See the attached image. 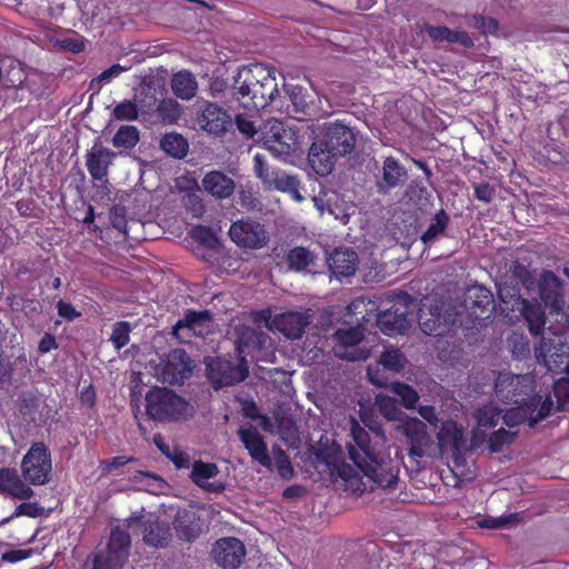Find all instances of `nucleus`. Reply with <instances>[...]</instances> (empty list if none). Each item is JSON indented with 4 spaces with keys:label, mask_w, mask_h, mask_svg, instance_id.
<instances>
[{
    "label": "nucleus",
    "mask_w": 569,
    "mask_h": 569,
    "mask_svg": "<svg viewBox=\"0 0 569 569\" xmlns=\"http://www.w3.org/2000/svg\"><path fill=\"white\" fill-rule=\"evenodd\" d=\"M381 171L382 177L378 180L377 188L379 192L383 193L400 186L407 177L406 169L393 157L385 159Z\"/></svg>",
    "instance_id": "32"
},
{
    "label": "nucleus",
    "mask_w": 569,
    "mask_h": 569,
    "mask_svg": "<svg viewBox=\"0 0 569 569\" xmlns=\"http://www.w3.org/2000/svg\"><path fill=\"white\" fill-rule=\"evenodd\" d=\"M218 473L219 469L217 465L197 460L192 465L190 479L194 485L204 489L206 491L221 492L224 490L223 482L219 480L210 481V479L214 478Z\"/></svg>",
    "instance_id": "27"
},
{
    "label": "nucleus",
    "mask_w": 569,
    "mask_h": 569,
    "mask_svg": "<svg viewBox=\"0 0 569 569\" xmlns=\"http://www.w3.org/2000/svg\"><path fill=\"white\" fill-rule=\"evenodd\" d=\"M130 547V535L120 528H116L111 531L109 538L107 556L98 557L102 560V566L106 569H120L128 560Z\"/></svg>",
    "instance_id": "19"
},
{
    "label": "nucleus",
    "mask_w": 569,
    "mask_h": 569,
    "mask_svg": "<svg viewBox=\"0 0 569 569\" xmlns=\"http://www.w3.org/2000/svg\"><path fill=\"white\" fill-rule=\"evenodd\" d=\"M466 445L465 431L456 421L446 420L441 423L437 432V446L442 455L450 453L457 457L466 448Z\"/></svg>",
    "instance_id": "20"
},
{
    "label": "nucleus",
    "mask_w": 569,
    "mask_h": 569,
    "mask_svg": "<svg viewBox=\"0 0 569 569\" xmlns=\"http://www.w3.org/2000/svg\"><path fill=\"white\" fill-rule=\"evenodd\" d=\"M271 182L274 183L276 189L288 193L299 184L295 177L287 174H278Z\"/></svg>",
    "instance_id": "63"
},
{
    "label": "nucleus",
    "mask_w": 569,
    "mask_h": 569,
    "mask_svg": "<svg viewBox=\"0 0 569 569\" xmlns=\"http://www.w3.org/2000/svg\"><path fill=\"white\" fill-rule=\"evenodd\" d=\"M57 312L58 316L67 321H73L81 317V312L76 310V308L72 306V303L67 302L62 299H60L57 305Z\"/></svg>",
    "instance_id": "59"
},
{
    "label": "nucleus",
    "mask_w": 569,
    "mask_h": 569,
    "mask_svg": "<svg viewBox=\"0 0 569 569\" xmlns=\"http://www.w3.org/2000/svg\"><path fill=\"white\" fill-rule=\"evenodd\" d=\"M192 360L183 349H172L160 368L163 382L181 385L192 375Z\"/></svg>",
    "instance_id": "16"
},
{
    "label": "nucleus",
    "mask_w": 569,
    "mask_h": 569,
    "mask_svg": "<svg viewBox=\"0 0 569 569\" xmlns=\"http://www.w3.org/2000/svg\"><path fill=\"white\" fill-rule=\"evenodd\" d=\"M553 396L557 399V410H561L563 403L569 399V378L562 377L553 383Z\"/></svg>",
    "instance_id": "56"
},
{
    "label": "nucleus",
    "mask_w": 569,
    "mask_h": 569,
    "mask_svg": "<svg viewBox=\"0 0 569 569\" xmlns=\"http://www.w3.org/2000/svg\"><path fill=\"white\" fill-rule=\"evenodd\" d=\"M191 234L196 241L208 248H213L218 241L210 227L197 226L192 229Z\"/></svg>",
    "instance_id": "53"
},
{
    "label": "nucleus",
    "mask_w": 569,
    "mask_h": 569,
    "mask_svg": "<svg viewBox=\"0 0 569 569\" xmlns=\"http://www.w3.org/2000/svg\"><path fill=\"white\" fill-rule=\"evenodd\" d=\"M406 362V357L398 349H386L380 356V363L383 368L393 372H400Z\"/></svg>",
    "instance_id": "42"
},
{
    "label": "nucleus",
    "mask_w": 569,
    "mask_h": 569,
    "mask_svg": "<svg viewBox=\"0 0 569 569\" xmlns=\"http://www.w3.org/2000/svg\"><path fill=\"white\" fill-rule=\"evenodd\" d=\"M171 89L178 98L182 100H190L197 93L198 83L190 71L183 70L172 77Z\"/></svg>",
    "instance_id": "36"
},
{
    "label": "nucleus",
    "mask_w": 569,
    "mask_h": 569,
    "mask_svg": "<svg viewBox=\"0 0 569 569\" xmlns=\"http://www.w3.org/2000/svg\"><path fill=\"white\" fill-rule=\"evenodd\" d=\"M116 153L103 146L94 144L86 153V167L92 180L101 181L108 176Z\"/></svg>",
    "instance_id": "26"
},
{
    "label": "nucleus",
    "mask_w": 569,
    "mask_h": 569,
    "mask_svg": "<svg viewBox=\"0 0 569 569\" xmlns=\"http://www.w3.org/2000/svg\"><path fill=\"white\" fill-rule=\"evenodd\" d=\"M411 297L407 293L398 295L391 307L381 311L377 318L379 329L387 336L402 335L410 326L408 320Z\"/></svg>",
    "instance_id": "11"
},
{
    "label": "nucleus",
    "mask_w": 569,
    "mask_h": 569,
    "mask_svg": "<svg viewBox=\"0 0 569 569\" xmlns=\"http://www.w3.org/2000/svg\"><path fill=\"white\" fill-rule=\"evenodd\" d=\"M446 305L437 297H425L420 302L418 322L423 333L441 336L456 321V316L449 312Z\"/></svg>",
    "instance_id": "10"
},
{
    "label": "nucleus",
    "mask_w": 569,
    "mask_h": 569,
    "mask_svg": "<svg viewBox=\"0 0 569 569\" xmlns=\"http://www.w3.org/2000/svg\"><path fill=\"white\" fill-rule=\"evenodd\" d=\"M517 515H508L502 517H487L482 520L478 521V525L481 528L488 529H499L508 526L509 523L516 521Z\"/></svg>",
    "instance_id": "58"
},
{
    "label": "nucleus",
    "mask_w": 569,
    "mask_h": 569,
    "mask_svg": "<svg viewBox=\"0 0 569 569\" xmlns=\"http://www.w3.org/2000/svg\"><path fill=\"white\" fill-rule=\"evenodd\" d=\"M21 472L29 485L43 486L50 482L52 459L46 443L34 442L31 445L22 458Z\"/></svg>",
    "instance_id": "9"
},
{
    "label": "nucleus",
    "mask_w": 569,
    "mask_h": 569,
    "mask_svg": "<svg viewBox=\"0 0 569 569\" xmlns=\"http://www.w3.org/2000/svg\"><path fill=\"white\" fill-rule=\"evenodd\" d=\"M211 556L220 567L234 569L241 565L246 556V548L238 538H221L213 545Z\"/></svg>",
    "instance_id": "18"
},
{
    "label": "nucleus",
    "mask_w": 569,
    "mask_h": 569,
    "mask_svg": "<svg viewBox=\"0 0 569 569\" xmlns=\"http://www.w3.org/2000/svg\"><path fill=\"white\" fill-rule=\"evenodd\" d=\"M338 157L330 151L326 144L320 141L313 142L309 149L308 161L310 167L317 174H329L337 161Z\"/></svg>",
    "instance_id": "31"
},
{
    "label": "nucleus",
    "mask_w": 569,
    "mask_h": 569,
    "mask_svg": "<svg viewBox=\"0 0 569 569\" xmlns=\"http://www.w3.org/2000/svg\"><path fill=\"white\" fill-rule=\"evenodd\" d=\"M492 302V293L482 286H471L465 293V308L470 312V316L476 318L480 317L478 312L487 310Z\"/></svg>",
    "instance_id": "33"
},
{
    "label": "nucleus",
    "mask_w": 569,
    "mask_h": 569,
    "mask_svg": "<svg viewBox=\"0 0 569 569\" xmlns=\"http://www.w3.org/2000/svg\"><path fill=\"white\" fill-rule=\"evenodd\" d=\"M229 237L239 247H249V222L243 219L233 222L229 229Z\"/></svg>",
    "instance_id": "48"
},
{
    "label": "nucleus",
    "mask_w": 569,
    "mask_h": 569,
    "mask_svg": "<svg viewBox=\"0 0 569 569\" xmlns=\"http://www.w3.org/2000/svg\"><path fill=\"white\" fill-rule=\"evenodd\" d=\"M139 141V131L134 126H121L112 138L116 148L132 149Z\"/></svg>",
    "instance_id": "40"
},
{
    "label": "nucleus",
    "mask_w": 569,
    "mask_h": 569,
    "mask_svg": "<svg viewBox=\"0 0 569 569\" xmlns=\"http://www.w3.org/2000/svg\"><path fill=\"white\" fill-rule=\"evenodd\" d=\"M157 112L159 118L167 123H174L181 117L179 103L172 100H162L157 107Z\"/></svg>",
    "instance_id": "45"
},
{
    "label": "nucleus",
    "mask_w": 569,
    "mask_h": 569,
    "mask_svg": "<svg viewBox=\"0 0 569 569\" xmlns=\"http://www.w3.org/2000/svg\"><path fill=\"white\" fill-rule=\"evenodd\" d=\"M475 197L486 203H489L495 197V188L488 183L475 186Z\"/></svg>",
    "instance_id": "64"
},
{
    "label": "nucleus",
    "mask_w": 569,
    "mask_h": 569,
    "mask_svg": "<svg viewBox=\"0 0 569 569\" xmlns=\"http://www.w3.org/2000/svg\"><path fill=\"white\" fill-rule=\"evenodd\" d=\"M0 495L11 499L29 500L34 496L33 489L23 480L14 468L0 469Z\"/></svg>",
    "instance_id": "22"
},
{
    "label": "nucleus",
    "mask_w": 569,
    "mask_h": 569,
    "mask_svg": "<svg viewBox=\"0 0 569 569\" xmlns=\"http://www.w3.org/2000/svg\"><path fill=\"white\" fill-rule=\"evenodd\" d=\"M251 458L258 460L270 471H277L283 480H290L293 477V467L279 448H273L271 453H267V446L261 438L251 431Z\"/></svg>",
    "instance_id": "13"
},
{
    "label": "nucleus",
    "mask_w": 569,
    "mask_h": 569,
    "mask_svg": "<svg viewBox=\"0 0 569 569\" xmlns=\"http://www.w3.org/2000/svg\"><path fill=\"white\" fill-rule=\"evenodd\" d=\"M498 296L501 301L500 311L509 317L510 311H519L526 319L532 335H538L545 325V311L537 301L530 302L521 298L513 287L499 284Z\"/></svg>",
    "instance_id": "6"
},
{
    "label": "nucleus",
    "mask_w": 569,
    "mask_h": 569,
    "mask_svg": "<svg viewBox=\"0 0 569 569\" xmlns=\"http://www.w3.org/2000/svg\"><path fill=\"white\" fill-rule=\"evenodd\" d=\"M348 423L346 449L350 460L378 487L392 488L398 480V469L383 430L380 427L367 430L355 418H350Z\"/></svg>",
    "instance_id": "1"
},
{
    "label": "nucleus",
    "mask_w": 569,
    "mask_h": 569,
    "mask_svg": "<svg viewBox=\"0 0 569 569\" xmlns=\"http://www.w3.org/2000/svg\"><path fill=\"white\" fill-rule=\"evenodd\" d=\"M316 463L318 468L323 466L331 477L349 480L353 473V468L345 461L341 447L336 442L325 445L318 450Z\"/></svg>",
    "instance_id": "17"
},
{
    "label": "nucleus",
    "mask_w": 569,
    "mask_h": 569,
    "mask_svg": "<svg viewBox=\"0 0 569 569\" xmlns=\"http://www.w3.org/2000/svg\"><path fill=\"white\" fill-rule=\"evenodd\" d=\"M191 411L192 406L167 387H152L146 395V413L154 421L186 420Z\"/></svg>",
    "instance_id": "5"
},
{
    "label": "nucleus",
    "mask_w": 569,
    "mask_h": 569,
    "mask_svg": "<svg viewBox=\"0 0 569 569\" xmlns=\"http://www.w3.org/2000/svg\"><path fill=\"white\" fill-rule=\"evenodd\" d=\"M539 296L547 307L559 313L565 300L562 297V281L552 272L543 271L538 281Z\"/></svg>",
    "instance_id": "23"
},
{
    "label": "nucleus",
    "mask_w": 569,
    "mask_h": 569,
    "mask_svg": "<svg viewBox=\"0 0 569 569\" xmlns=\"http://www.w3.org/2000/svg\"><path fill=\"white\" fill-rule=\"evenodd\" d=\"M508 346L512 355L518 359H522L523 357H526L530 350L527 339L519 333H512L508 338Z\"/></svg>",
    "instance_id": "52"
},
{
    "label": "nucleus",
    "mask_w": 569,
    "mask_h": 569,
    "mask_svg": "<svg viewBox=\"0 0 569 569\" xmlns=\"http://www.w3.org/2000/svg\"><path fill=\"white\" fill-rule=\"evenodd\" d=\"M251 103L257 109L266 108L278 92L274 72L271 68L251 62Z\"/></svg>",
    "instance_id": "12"
},
{
    "label": "nucleus",
    "mask_w": 569,
    "mask_h": 569,
    "mask_svg": "<svg viewBox=\"0 0 569 569\" xmlns=\"http://www.w3.org/2000/svg\"><path fill=\"white\" fill-rule=\"evenodd\" d=\"M127 68L119 63L112 64L110 68L103 70L98 77L93 78L90 82L89 88L91 90H100L102 82H109L112 78L118 77L121 72L126 71Z\"/></svg>",
    "instance_id": "51"
},
{
    "label": "nucleus",
    "mask_w": 569,
    "mask_h": 569,
    "mask_svg": "<svg viewBox=\"0 0 569 569\" xmlns=\"http://www.w3.org/2000/svg\"><path fill=\"white\" fill-rule=\"evenodd\" d=\"M110 222L114 229L127 234V219L124 208L114 207L110 212Z\"/></svg>",
    "instance_id": "60"
},
{
    "label": "nucleus",
    "mask_w": 569,
    "mask_h": 569,
    "mask_svg": "<svg viewBox=\"0 0 569 569\" xmlns=\"http://www.w3.org/2000/svg\"><path fill=\"white\" fill-rule=\"evenodd\" d=\"M493 390L499 401L515 405L502 417L508 427L522 422H528L530 427H533L548 417L553 409L551 396H542L541 391L537 390L536 378L532 373L518 375L511 371H501L496 377Z\"/></svg>",
    "instance_id": "2"
},
{
    "label": "nucleus",
    "mask_w": 569,
    "mask_h": 569,
    "mask_svg": "<svg viewBox=\"0 0 569 569\" xmlns=\"http://www.w3.org/2000/svg\"><path fill=\"white\" fill-rule=\"evenodd\" d=\"M328 264L336 278L350 277L357 270L358 257L351 249L339 248L329 256Z\"/></svg>",
    "instance_id": "29"
},
{
    "label": "nucleus",
    "mask_w": 569,
    "mask_h": 569,
    "mask_svg": "<svg viewBox=\"0 0 569 569\" xmlns=\"http://www.w3.org/2000/svg\"><path fill=\"white\" fill-rule=\"evenodd\" d=\"M139 116L137 103L131 100H123L112 110V117L119 121H133Z\"/></svg>",
    "instance_id": "46"
},
{
    "label": "nucleus",
    "mask_w": 569,
    "mask_h": 569,
    "mask_svg": "<svg viewBox=\"0 0 569 569\" xmlns=\"http://www.w3.org/2000/svg\"><path fill=\"white\" fill-rule=\"evenodd\" d=\"M376 406L380 413L389 421H397L401 419L402 412L397 407L395 400L386 395H378L376 397Z\"/></svg>",
    "instance_id": "43"
},
{
    "label": "nucleus",
    "mask_w": 569,
    "mask_h": 569,
    "mask_svg": "<svg viewBox=\"0 0 569 569\" xmlns=\"http://www.w3.org/2000/svg\"><path fill=\"white\" fill-rule=\"evenodd\" d=\"M536 358L550 372H559L565 368L569 378V343L565 333L551 328L543 330L541 342L536 348Z\"/></svg>",
    "instance_id": "7"
},
{
    "label": "nucleus",
    "mask_w": 569,
    "mask_h": 569,
    "mask_svg": "<svg viewBox=\"0 0 569 569\" xmlns=\"http://www.w3.org/2000/svg\"><path fill=\"white\" fill-rule=\"evenodd\" d=\"M269 234L260 224H251V249L261 248L267 244Z\"/></svg>",
    "instance_id": "61"
},
{
    "label": "nucleus",
    "mask_w": 569,
    "mask_h": 569,
    "mask_svg": "<svg viewBox=\"0 0 569 569\" xmlns=\"http://www.w3.org/2000/svg\"><path fill=\"white\" fill-rule=\"evenodd\" d=\"M197 120L201 129L217 137L224 134L232 127L229 113L212 102L204 104Z\"/></svg>",
    "instance_id": "21"
},
{
    "label": "nucleus",
    "mask_w": 569,
    "mask_h": 569,
    "mask_svg": "<svg viewBox=\"0 0 569 569\" xmlns=\"http://www.w3.org/2000/svg\"><path fill=\"white\" fill-rule=\"evenodd\" d=\"M467 24L483 34H493L498 30V22L489 17L471 16L468 18Z\"/></svg>",
    "instance_id": "49"
},
{
    "label": "nucleus",
    "mask_w": 569,
    "mask_h": 569,
    "mask_svg": "<svg viewBox=\"0 0 569 569\" xmlns=\"http://www.w3.org/2000/svg\"><path fill=\"white\" fill-rule=\"evenodd\" d=\"M161 149L176 159H183L189 151L188 140L180 133H166L160 140Z\"/></svg>",
    "instance_id": "37"
},
{
    "label": "nucleus",
    "mask_w": 569,
    "mask_h": 569,
    "mask_svg": "<svg viewBox=\"0 0 569 569\" xmlns=\"http://www.w3.org/2000/svg\"><path fill=\"white\" fill-rule=\"evenodd\" d=\"M34 549H12L2 553L1 559L4 562L14 563L31 557Z\"/></svg>",
    "instance_id": "62"
},
{
    "label": "nucleus",
    "mask_w": 569,
    "mask_h": 569,
    "mask_svg": "<svg viewBox=\"0 0 569 569\" xmlns=\"http://www.w3.org/2000/svg\"><path fill=\"white\" fill-rule=\"evenodd\" d=\"M312 315L310 311L303 312H284L271 318L269 310L261 312H251V322L260 327L263 325L269 330H278L288 339H299L305 332V329L310 325Z\"/></svg>",
    "instance_id": "8"
},
{
    "label": "nucleus",
    "mask_w": 569,
    "mask_h": 569,
    "mask_svg": "<svg viewBox=\"0 0 569 569\" xmlns=\"http://www.w3.org/2000/svg\"><path fill=\"white\" fill-rule=\"evenodd\" d=\"M448 223V214L443 210L438 211L431 220L426 232L421 236L422 242L425 244H432L436 240L439 239L440 236L443 234Z\"/></svg>",
    "instance_id": "39"
},
{
    "label": "nucleus",
    "mask_w": 569,
    "mask_h": 569,
    "mask_svg": "<svg viewBox=\"0 0 569 569\" xmlns=\"http://www.w3.org/2000/svg\"><path fill=\"white\" fill-rule=\"evenodd\" d=\"M13 372V362L4 351L0 350V390L11 385Z\"/></svg>",
    "instance_id": "50"
},
{
    "label": "nucleus",
    "mask_w": 569,
    "mask_h": 569,
    "mask_svg": "<svg viewBox=\"0 0 569 569\" xmlns=\"http://www.w3.org/2000/svg\"><path fill=\"white\" fill-rule=\"evenodd\" d=\"M251 141L281 160L297 153L301 144L298 131L277 119L267 120L258 129L251 124Z\"/></svg>",
    "instance_id": "4"
},
{
    "label": "nucleus",
    "mask_w": 569,
    "mask_h": 569,
    "mask_svg": "<svg viewBox=\"0 0 569 569\" xmlns=\"http://www.w3.org/2000/svg\"><path fill=\"white\" fill-rule=\"evenodd\" d=\"M421 31L428 33L433 42L459 43L465 48L473 47V40L461 29H450L446 26L423 24Z\"/></svg>",
    "instance_id": "30"
},
{
    "label": "nucleus",
    "mask_w": 569,
    "mask_h": 569,
    "mask_svg": "<svg viewBox=\"0 0 569 569\" xmlns=\"http://www.w3.org/2000/svg\"><path fill=\"white\" fill-rule=\"evenodd\" d=\"M131 325L128 321H118L113 325L110 341L114 349L120 350L130 341Z\"/></svg>",
    "instance_id": "44"
},
{
    "label": "nucleus",
    "mask_w": 569,
    "mask_h": 569,
    "mask_svg": "<svg viewBox=\"0 0 569 569\" xmlns=\"http://www.w3.org/2000/svg\"><path fill=\"white\" fill-rule=\"evenodd\" d=\"M320 142L339 158L353 150L356 138L350 128L340 123H331L326 129L325 140Z\"/></svg>",
    "instance_id": "24"
},
{
    "label": "nucleus",
    "mask_w": 569,
    "mask_h": 569,
    "mask_svg": "<svg viewBox=\"0 0 569 569\" xmlns=\"http://www.w3.org/2000/svg\"><path fill=\"white\" fill-rule=\"evenodd\" d=\"M363 338L361 327H350L338 329L333 339L336 341L333 347L335 355L345 360L360 361L366 360L370 356V349L359 346Z\"/></svg>",
    "instance_id": "14"
},
{
    "label": "nucleus",
    "mask_w": 569,
    "mask_h": 569,
    "mask_svg": "<svg viewBox=\"0 0 569 569\" xmlns=\"http://www.w3.org/2000/svg\"><path fill=\"white\" fill-rule=\"evenodd\" d=\"M173 529L179 540L192 542L200 537L203 530V521L198 512L188 509H179L172 521Z\"/></svg>",
    "instance_id": "25"
},
{
    "label": "nucleus",
    "mask_w": 569,
    "mask_h": 569,
    "mask_svg": "<svg viewBox=\"0 0 569 569\" xmlns=\"http://www.w3.org/2000/svg\"><path fill=\"white\" fill-rule=\"evenodd\" d=\"M143 541L154 548H166L171 540V528L158 517L148 518L142 522Z\"/></svg>",
    "instance_id": "28"
},
{
    "label": "nucleus",
    "mask_w": 569,
    "mask_h": 569,
    "mask_svg": "<svg viewBox=\"0 0 569 569\" xmlns=\"http://www.w3.org/2000/svg\"><path fill=\"white\" fill-rule=\"evenodd\" d=\"M212 320V313L209 310H193L187 309L183 318L179 319L172 328L174 336L179 335L180 330L188 329L196 333L207 327Z\"/></svg>",
    "instance_id": "35"
},
{
    "label": "nucleus",
    "mask_w": 569,
    "mask_h": 569,
    "mask_svg": "<svg viewBox=\"0 0 569 569\" xmlns=\"http://www.w3.org/2000/svg\"><path fill=\"white\" fill-rule=\"evenodd\" d=\"M501 416V410H498L492 403H488L477 410L476 419L481 427H495Z\"/></svg>",
    "instance_id": "47"
},
{
    "label": "nucleus",
    "mask_w": 569,
    "mask_h": 569,
    "mask_svg": "<svg viewBox=\"0 0 569 569\" xmlns=\"http://www.w3.org/2000/svg\"><path fill=\"white\" fill-rule=\"evenodd\" d=\"M203 189L218 199L230 197L234 190L233 180L220 171L207 173L202 180Z\"/></svg>",
    "instance_id": "34"
},
{
    "label": "nucleus",
    "mask_w": 569,
    "mask_h": 569,
    "mask_svg": "<svg viewBox=\"0 0 569 569\" xmlns=\"http://www.w3.org/2000/svg\"><path fill=\"white\" fill-rule=\"evenodd\" d=\"M136 460H137V458H134V457L116 456V457H111L109 459L102 460L100 462V469L103 473H110L113 469H118V468L123 467L128 463H131Z\"/></svg>",
    "instance_id": "57"
},
{
    "label": "nucleus",
    "mask_w": 569,
    "mask_h": 569,
    "mask_svg": "<svg viewBox=\"0 0 569 569\" xmlns=\"http://www.w3.org/2000/svg\"><path fill=\"white\" fill-rule=\"evenodd\" d=\"M398 430L406 437L411 457H426L433 448V438L428 431L427 425L418 418H409L402 420Z\"/></svg>",
    "instance_id": "15"
},
{
    "label": "nucleus",
    "mask_w": 569,
    "mask_h": 569,
    "mask_svg": "<svg viewBox=\"0 0 569 569\" xmlns=\"http://www.w3.org/2000/svg\"><path fill=\"white\" fill-rule=\"evenodd\" d=\"M236 331L234 360L213 357L204 361L206 376L216 390L241 382L249 375L246 359L247 350L249 349V327L242 326L241 328H236Z\"/></svg>",
    "instance_id": "3"
},
{
    "label": "nucleus",
    "mask_w": 569,
    "mask_h": 569,
    "mask_svg": "<svg viewBox=\"0 0 569 569\" xmlns=\"http://www.w3.org/2000/svg\"><path fill=\"white\" fill-rule=\"evenodd\" d=\"M390 390L400 398L401 403L405 408H416V405L419 400V395L412 387L402 382H393L390 386Z\"/></svg>",
    "instance_id": "41"
},
{
    "label": "nucleus",
    "mask_w": 569,
    "mask_h": 569,
    "mask_svg": "<svg viewBox=\"0 0 569 569\" xmlns=\"http://www.w3.org/2000/svg\"><path fill=\"white\" fill-rule=\"evenodd\" d=\"M515 437L513 432L505 429L495 431L489 438V448L492 452H498L502 449L503 445L510 443Z\"/></svg>",
    "instance_id": "55"
},
{
    "label": "nucleus",
    "mask_w": 569,
    "mask_h": 569,
    "mask_svg": "<svg viewBox=\"0 0 569 569\" xmlns=\"http://www.w3.org/2000/svg\"><path fill=\"white\" fill-rule=\"evenodd\" d=\"M256 405L251 401V422L254 423V427L274 433L278 429L277 421L267 416L256 413Z\"/></svg>",
    "instance_id": "54"
},
{
    "label": "nucleus",
    "mask_w": 569,
    "mask_h": 569,
    "mask_svg": "<svg viewBox=\"0 0 569 569\" xmlns=\"http://www.w3.org/2000/svg\"><path fill=\"white\" fill-rule=\"evenodd\" d=\"M287 262L290 269L307 271L315 266L316 256L305 247H296L288 252Z\"/></svg>",
    "instance_id": "38"
}]
</instances>
